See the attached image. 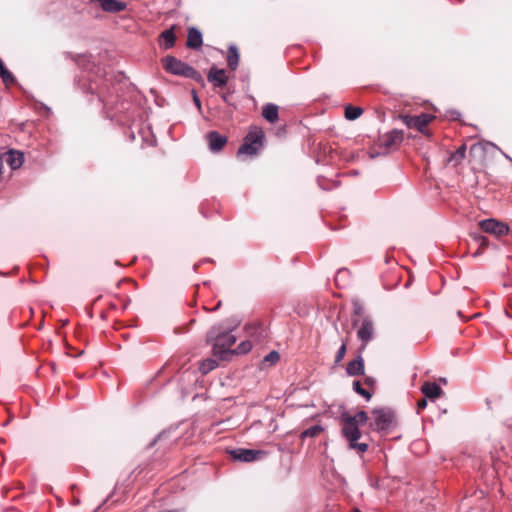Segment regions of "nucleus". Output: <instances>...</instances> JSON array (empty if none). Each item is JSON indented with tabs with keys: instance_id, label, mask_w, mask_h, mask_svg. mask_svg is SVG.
I'll return each mask as SVG.
<instances>
[{
	"instance_id": "nucleus-1",
	"label": "nucleus",
	"mask_w": 512,
	"mask_h": 512,
	"mask_svg": "<svg viewBox=\"0 0 512 512\" xmlns=\"http://www.w3.org/2000/svg\"><path fill=\"white\" fill-rule=\"evenodd\" d=\"M207 341L212 345L213 355L221 360H227L233 355L231 347L236 337L231 331H221L220 327H213L207 334Z\"/></svg>"
},
{
	"instance_id": "nucleus-2",
	"label": "nucleus",
	"mask_w": 512,
	"mask_h": 512,
	"mask_svg": "<svg viewBox=\"0 0 512 512\" xmlns=\"http://www.w3.org/2000/svg\"><path fill=\"white\" fill-rule=\"evenodd\" d=\"M342 434L349 442V447L351 449L357 450L360 453L367 451L368 444L358 442L361 437L359 426L352 422V419H348L346 416H343L342 419Z\"/></svg>"
},
{
	"instance_id": "nucleus-3",
	"label": "nucleus",
	"mask_w": 512,
	"mask_h": 512,
	"mask_svg": "<svg viewBox=\"0 0 512 512\" xmlns=\"http://www.w3.org/2000/svg\"><path fill=\"white\" fill-rule=\"evenodd\" d=\"M162 62L164 69L168 73L192 79L196 78L198 75V72L192 66L178 60L173 56H166Z\"/></svg>"
},
{
	"instance_id": "nucleus-4",
	"label": "nucleus",
	"mask_w": 512,
	"mask_h": 512,
	"mask_svg": "<svg viewBox=\"0 0 512 512\" xmlns=\"http://www.w3.org/2000/svg\"><path fill=\"white\" fill-rule=\"evenodd\" d=\"M264 134L261 129L249 132L244 143L238 149V155H256L263 143Z\"/></svg>"
},
{
	"instance_id": "nucleus-5",
	"label": "nucleus",
	"mask_w": 512,
	"mask_h": 512,
	"mask_svg": "<svg viewBox=\"0 0 512 512\" xmlns=\"http://www.w3.org/2000/svg\"><path fill=\"white\" fill-rule=\"evenodd\" d=\"M435 116L427 113L420 115H400V119L408 128H414L424 135H428L427 126L434 120Z\"/></svg>"
},
{
	"instance_id": "nucleus-6",
	"label": "nucleus",
	"mask_w": 512,
	"mask_h": 512,
	"mask_svg": "<svg viewBox=\"0 0 512 512\" xmlns=\"http://www.w3.org/2000/svg\"><path fill=\"white\" fill-rule=\"evenodd\" d=\"M371 427L377 431L388 430L393 422V413L384 408L374 409L372 411Z\"/></svg>"
},
{
	"instance_id": "nucleus-7",
	"label": "nucleus",
	"mask_w": 512,
	"mask_h": 512,
	"mask_svg": "<svg viewBox=\"0 0 512 512\" xmlns=\"http://www.w3.org/2000/svg\"><path fill=\"white\" fill-rule=\"evenodd\" d=\"M375 329L373 321L365 317L357 330V337L361 341V346L359 348V353H362L366 347L367 344L374 338Z\"/></svg>"
},
{
	"instance_id": "nucleus-8",
	"label": "nucleus",
	"mask_w": 512,
	"mask_h": 512,
	"mask_svg": "<svg viewBox=\"0 0 512 512\" xmlns=\"http://www.w3.org/2000/svg\"><path fill=\"white\" fill-rule=\"evenodd\" d=\"M229 454L233 460L249 463L259 460L266 455V452L255 449L237 448L230 450Z\"/></svg>"
},
{
	"instance_id": "nucleus-9",
	"label": "nucleus",
	"mask_w": 512,
	"mask_h": 512,
	"mask_svg": "<svg viewBox=\"0 0 512 512\" xmlns=\"http://www.w3.org/2000/svg\"><path fill=\"white\" fill-rule=\"evenodd\" d=\"M479 226L482 231L498 237L507 235L509 232V227L507 224L493 218L480 221Z\"/></svg>"
},
{
	"instance_id": "nucleus-10",
	"label": "nucleus",
	"mask_w": 512,
	"mask_h": 512,
	"mask_svg": "<svg viewBox=\"0 0 512 512\" xmlns=\"http://www.w3.org/2000/svg\"><path fill=\"white\" fill-rule=\"evenodd\" d=\"M403 141V132L401 130L394 129L386 134H384L379 139V146L383 148L385 152H388L392 149L398 147Z\"/></svg>"
},
{
	"instance_id": "nucleus-11",
	"label": "nucleus",
	"mask_w": 512,
	"mask_h": 512,
	"mask_svg": "<svg viewBox=\"0 0 512 512\" xmlns=\"http://www.w3.org/2000/svg\"><path fill=\"white\" fill-rule=\"evenodd\" d=\"M207 79L215 88H223L228 82L225 70L218 69L217 67L210 68L207 74Z\"/></svg>"
},
{
	"instance_id": "nucleus-12",
	"label": "nucleus",
	"mask_w": 512,
	"mask_h": 512,
	"mask_svg": "<svg viewBox=\"0 0 512 512\" xmlns=\"http://www.w3.org/2000/svg\"><path fill=\"white\" fill-rule=\"evenodd\" d=\"M4 160L12 170H16L22 166L24 154L21 151L10 149L4 154Z\"/></svg>"
},
{
	"instance_id": "nucleus-13",
	"label": "nucleus",
	"mask_w": 512,
	"mask_h": 512,
	"mask_svg": "<svg viewBox=\"0 0 512 512\" xmlns=\"http://www.w3.org/2000/svg\"><path fill=\"white\" fill-rule=\"evenodd\" d=\"M209 148L213 152L220 151L227 143V137L219 134L216 131H211L207 135Z\"/></svg>"
},
{
	"instance_id": "nucleus-14",
	"label": "nucleus",
	"mask_w": 512,
	"mask_h": 512,
	"mask_svg": "<svg viewBox=\"0 0 512 512\" xmlns=\"http://www.w3.org/2000/svg\"><path fill=\"white\" fill-rule=\"evenodd\" d=\"M203 44L202 33L195 27L188 29L186 45L191 49H199Z\"/></svg>"
},
{
	"instance_id": "nucleus-15",
	"label": "nucleus",
	"mask_w": 512,
	"mask_h": 512,
	"mask_svg": "<svg viewBox=\"0 0 512 512\" xmlns=\"http://www.w3.org/2000/svg\"><path fill=\"white\" fill-rule=\"evenodd\" d=\"M364 360L361 353L347 364L346 372L350 376H359L364 374Z\"/></svg>"
},
{
	"instance_id": "nucleus-16",
	"label": "nucleus",
	"mask_w": 512,
	"mask_h": 512,
	"mask_svg": "<svg viewBox=\"0 0 512 512\" xmlns=\"http://www.w3.org/2000/svg\"><path fill=\"white\" fill-rule=\"evenodd\" d=\"M176 35L174 32V26L170 29H166L159 35V45L164 49H170L175 45Z\"/></svg>"
},
{
	"instance_id": "nucleus-17",
	"label": "nucleus",
	"mask_w": 512,
	"mask_h": 512,
	"mask_svg": "<svg viewBox=\"0 0 512 512\" xmlns=\"http://www.w3.org/2000/svg\"><path fill=\"white\" fill-rule=\"evenodd\" d=\"M262 116L270 123H275L279 118V109L276 104L267 103L262 108Z\"/></svg>"
},
{
	"instance_id": "nucleus-18",
	"label": "nucleus",
	"mask_w": 512,
	"mask_h": 512,
	"mask_svg": "<svg viewBox=\"0 0 512 512\" xmlns=\"http://www.w3.org/2000/svg\"><path fill=\"white\" fill-rule=\"evenodd\" d=\"M421 391L425 397L431 400L438 398L442 393L440 386L434 382H425L421 387Z\"/></svg>"
},
{
	"instance_id": "nucleus-19",
	"label": "nucleus",
	"mask_w": 512,
	"mask_h": 512,
	"mask_svg": "<svg viewBox=\"0 0 512 512\" xmlns=\"http://www.w3.org/2000/svg\"><path fill=\"white\" fill-rule=\"evenodd\" d=\"M465 155H466V145L465 144H462L461 146H459L457 148V150L455 152H453L449 159H448V163L452 164L453 166H457L458 164H460L463 159L465 158Z\"/></svg>"
},
{
	"instance_id": "nucleus-20",
	"label": "nucleus",
	"mask_w": 512,
	"mask_h": 512,
	"mask_svg": "<svg viewBox=\"0 0 512 512\" xmlns=\"http://www.w3.org/2000/svg\"><path fill=\"white\" fill-rule=\"evenodd\" d=\"M239 62V52L235 46H230L227 54V63L231 70H236Z\"/></svg>"
},
{
	"instance_id": "nucleus-21",
	"label": "nucleus",
	"mask_w": 512,
	"mask_h": 512,
	"mask_svg": "<svg viewBox=\"0 0 512 512\" xmlns=\"http://www.w3.org/2000/svg\"><path fill=\"white\" fill-rule=\"evenodd\" d=\"M0 78L5 85H10L15 82L13 74L5 67L3 61L0 59Z\"/></svg>"
},
{
	"instance_id": "nucleus-22",
	"label": "nucleus",
	"mask_w": 512,
	"mask_h": 512,
	"mask_svg": "<svg viewBox=\"0 0 512 512\" xmlns=\"http://www.w3.org/2000/svg\"><path fill=\"white\" fill-rule=\"evenodd\" d=\"M218 366V362L215 359L208 358L201 362L199 366V370L202 374H207L210 371L214 370Z\"/></svg>"
},
{
	"instance_id": "nucleus-23",
	"label": "nucleus",
	"mask_w": 512,
	"mask_h": 512,
	"mask_svg": "<svg viewBox=\"0 0 512 512\" xmlns=\"http://www.w3.org/2000/svg\"><path fill=\"white\" fill-rule=\"evenodd\" d=\"M362 112H363V110L360 107L348 105L345 108V117L348 120H356L357 118H359L361 116Z\"/></svg>"
},
{
	"instance_id": "nucleus-24",
	"label": "nucleus",
	"mask_w": 512,
	"mask_h": 512,
	"mask_svg": "<svg viewBox=\"0 0 512 512\" xmlns=\"http://www.w3.org/2000/svg\"><path fill=\"white\" fill-rule=\"evenodd\" d=\"M323 430L324 429L321 425H313L302 432V437H304V438L311 437L312 438V437L319 435L321 432H323Z\"/></svg>"
},
{
	"instance_id": "nucleus-25",
	"label": "nucleus",
	"mask_w": 512,
	"mask_h": 512,
	"mask_svg": "<svg viewBox=\"0 0 512 512\" xmlns=\"http://www.w3.org/2000/svg\"><path fill=\"white\" fill-rule=\"evenodd\" d=\"M348 419H352V422L358 426L365 424L368 420V415L365 411H359L354 416H346Z\"/></svg>"
},
{
	"instance_id": "nucleus-26",
	"label": "nucleus",
	"mask_w": 512,
	"mask_h": 512,
	"mask_svg": "<svg viewBox=\"0 0 512 512\" xmlns=\"http://www.w3.org/2000/svg\"><path fill=\"white\" fill-rule=\"evenodd\" d=\"M353 390H354L357 394H359V395H361V396L365 397V398H366V400H370V398L372 397V393H371V392H369L368 390H366V389L362 388V386H361V384H360V382H359V381H354V382H353Z\"/></svg>"
},
{
	"instance_id": "nucleus-27",
	"label": "nucleus",
	"mask_w": 512,
	"mask_h": 512,
	"mask_svg": "<svg viewBox=\"0 0 512 512\" xmlns=\"http://www.w3.org/2000/svg\"><path fill=\"white\" fill-rule=\"evenodd\" d=\"M252 349V344L250 341H243L241 342L236 350H233V354H245L249 352Z\"/></svg>"
},
{
	"instance_id": "nucleus-28",
	"label": "nucleus",
	"mask_w": 512,
	"mask_h": 512,
	"mask_svg": "<svg viewBox=\"0 0 512 512\" xmlns=\"http://www.w3.org/2000/svg\"><path fill=\"white\" fill-rule=\"evenodd\" d=\"M346 354V343L343 342L335 355V363L341 362Z\"/></svg>"
},
{
	"instance_id": "nucleus-29",
	"label": "nucleus",
	"mask_w": 512,
	"mask_h": 512,
	"mask_svg": "<svg viewBox=\"0 0 512 512\" xmlns=\"http://www.w3.org/2000/svg\"><path fill=\"white\" fill-rule=\"evenodd\" d=\"M473 239L479 244L480 248H485L488 246V239L479 234H472Z\"/></svg>"
},
{
	"instance_id": "nucleus-30",
	"label": "nucleus",
	"mask_w": 512,
	"mask_h": 512,
	"mask_svg": "<svg viewBox=\"0 0 512 512\" xmlns=\"http://www.w3.org/2000/svg\"><path fill=\"white\" fill-rule=\"evenodd\" d=\"M279 353L276 351H271L264 357V362H270L271 364L276 363L279 360Z\"/></svg>"
},
{
	"instance_id": "nucleus-31",
	"label": "nucleus",
	"mask_w": 512,
	"mask_h": 512,
	"mask_svg": "<svg viewBox=\"0 0 512 512\" xmlns=\"http://www.w3.org/2000/svg\"><path fill=\"white\" fill-rule=\"evenodd\" d=\"M427 406V400L426 398H423L421 399L420 401H418L417 403V411L418 413L423 410L425 407Z\"/></svg>"
},
{
	"instance_id": "nucleus-32",
	"label": "nucleus",
	"mask_w": 512,
	"mask_h": 512,
	"mask_svg": "<svg viewBox=\"0 0 512 512\" xmlns=\"http://www.w3.org/2000/svg\"><path fill=\"white\" fill-rule=\"evenodd\" d=\"M365 384L367 386L373 387L375 384V380L372 377H366L365 378Z\"/></svg>"
},
{
	"instance_id": "nucleus-33",
	"label": "nucleus",
	"mask_w": 512,
	"mask_h": 512,
	"mask_svg": "<svg viewBox=\"0 0 512 512\" xmlns=\"http://www.w3.org/2000/svg\"><path fill=\"white\" fill-rule=\"evenodd\" d=\"M194 100H195V104H196L198 107H200V101H199V99H198V97H197L196 95L194 96Z\"/></svg>"
},
{
	"instance_id": "nucleus-34",
	"label": "nucleus",
	"mask_w": 512,
	"mask_h": 512,
	"mask_svg": "<svg viewBox=\"0 0 512 512\" xmlns=\"http://www.w3.org/2000/svg\"><path fill=\"white\" fill-rule=\"evenodd\" d=\"M480 249H481V248L479 247V249H478V250L473 254V256H474V257H476V256L480 255V253H481Z\"/></svg>"
},
{
	"instance_id": "nucleus-35",
	"label": "nucleus",
	"mask_w": 512,
	"mask_h": 512,
	"mask_svg": "<svg viewBox=\"0 0 512 512\" xmlns=\"http://www.w3.org/2000/svg\"><path fill=\"white\" fill-rule=\"evenodd\" d=\"M222 98H223V100H224L225 102H227V101H228V97H227V95H223V96H222Z\"/></svg>"
},
{
	"instance_id": "nucleus-36",
	"label": "nucleus",
	"mask_w": 512,
	"mask_h": 512,
	"mask_svg": "<svg viewBox=\"0 0 512 512\" xmlns=\"http://www.w3.org/2000/svg\"><path fill=\"white\" fill-rule=\"evenodd\" d=\"M352 512H360L359 509H354Z\"/></svg>"
}]
</instances>
